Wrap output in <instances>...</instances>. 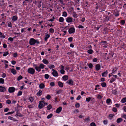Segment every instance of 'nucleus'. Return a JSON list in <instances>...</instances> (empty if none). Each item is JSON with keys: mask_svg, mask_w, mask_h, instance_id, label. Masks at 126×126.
Segmentation results:
<instances>
[{"mask_svg": "<svg viewBox=\"0 0 126 126\" xmlns=\"http://www.w3.org/2000/svg\"><path fill=\"white\" fill-rule=\"evenodd\" d=\"M35 43L39 44L40 42L37 40H35L33 38H32L30 39L29 41V44L31 45H34Z\"/></svg>", "mask_w": 126, "mask_h": 126, "instance_id": "nucleus-1", "label": "nucleus"}, {"mask_svg": "<svg viewBox=\"0 0 126 126\" xmlns=\"http://www.w3.org/2000/svg\"><path fill=\"white\" fill-rule=\"evenodd\" d=\"M47 105V103H46L44 101H39V103L38 106L39 108L41 109L44 107L45 105Z\"/></svg>", "mask_w": 126, "mask_h": 126, "instance_id": "nucleus-2", "label": "nucleus"}, {"mask_svg": "<svg viewBox=\"0 0 126 126\" xmlns=\"http://www.w3.org/2000/svg\"><path fill=\"white\" fill-rule=\"evenodd\" d=\"M28 72L31 74H34L35 72V70L32 68H29L27 70Z\"/></svg>", "mask_w": 126, "mask_h": 126, "instance_id": "nucleus-3", "label": "nucleus"}, {"mask_svg": "<svg viewBox=\"0 0 126 126\" xmlns=\"http://www.w3.org/2000/svg\"><path fill=\"white\" fill-rule=\"evenodd\" d=\"M52 70L53 71V72L52 73V74L53 75L54 77H58V74L57 71L55 70L54 69H52Z\"/></svg>", "mask_w": 126, "mask_h": 126, "instance_id": "nucleus-4", "label": "nucleus"}, {"mask_svg": "<svg viewBox=\"0 0 126 126\" xmlns=\"http://www.w3.org/2000/svg\"><path fill=\"white\" fill-rule=\"evenodd\" d=\"M15 88L13 87H10L8 89V91L10 93L14 92L15 91Z\"/></svg>", "mask_w": 126, "mask_h": 126, "instance_id": "nucleus-5", "label": "nucleus"}, {"mask_svg": "<svg viewBox=\"0 0 126 126\" xmlns=\"http://www.w3.org/2000/svg\"><path fill=\"white\" fill-rule=\"evenodd\" d=\"M75 29L73 27L70 28L68 30L69 33L70 34H71L73 33H74L75 32Z\"/></svg>", "mask_w": 126, "mask_h": 126, "instance_id": "nucleus-6", "label": "nucleus"}, {"mask_svg": "<svg viewBox=\"0 0 126 126\" xmlns=\"http://www.w3.org/2000/svg\"><path fill=\"white\" fill-rule=\"evenodd\" d=\"M74 82L72 80L70 79L67 80L66 82V83L68 84L69 85H73Z\"/></svg>", "mask_w": 126, "mask_h": 126, "instance_id": "nucleus-7", "label": "nucleus"}, {"mask_svg": "<svg viewBox=\"0 0 126 126\" xmlns=\"http://www.w3.org/2000/svg\"><path fill=\"white\" fill-rule=\"evenodd\" d=\"M66 21L68 23L71 22L72 21V18L71 17L69 16L66 18Z\"/></svg>", "mask_w": 126, "mask_h": 126, "instance_id": "nucleus-8", "label": "nucleus"}, {"mask_svg": "<svg viewBox=\"0 0 126 126\" xmlns=\"http://www.w3.org/2000/svg\"><path fill=\"white\" fill-rule=\"evenodd\" d=\"M100 65L99 64H97L95 66V70L98 71L100 69Z\"/></svg>", "mask_w": 126, "mask_h": 126, "instance_id": "nucleus-9", "label": "nucleus"}, {"mask_svg": "<svg viewBox=\"0 0 126 126\" xmlns=\"http://www.w3.org/2000/svg\"><path fill=\"white\" fill-rule=\"evenodd\" d=\"M6 89L4 87L0 86V91L1 92H4L6 90Z\"/></svg>", "mask_w": 126, "mask_h": 126, "instance_id": "nucleus-10", "label": "nucleus"}, {"mask_svg": "<svg viewBox=\"0 0 126 126\" xmlns=\"http://www.w3.org/2000/svg\"><path fill=\"white\" fill-rule=\"evenodd\" d=\"M34 66L35 67L34 68L38 72L40 71L41 69L39 67L37 66L36 65H34Z\"/></svg>", "mask_w": 126, "mask_h": 126, "instance_id": "nucleus-11", "label": "nucleus"}, {"mask_svg": "<svg viewBox=\"0 0 126 126\" xmlns=\"http://www.w3.org/2000/svg\"><path fill=\"white\" fill-rule=\"evenodd\" d=\"M62 108L61 107H60L57 108L56 111V113H59L62 110Z\"/></svg>", "mask_w": 126, "mask_h": 126, "instance_id": "nucleus-12", "label": "nucleus"}, {"mask_svg": "<svg viewBox=\"0 0 126 126\" xmlns=\"http://www.w3.org/2000/svg\"><path fill=\"white\" fill-rule=\"evenodd\" d=\"M42 92L41 90H39L36 94V95L38 96H39L42 95Z\"/></svg>", "mask_w": 126, "mask_h": 126, "instance_id": "nucleus-13", "label": "nucleus"}, {"mask_svg": "<svg viewBox=\"0 0 126 126\" xmlns=\"http://www.w3.org/2000/svg\"><path fill=\"white\" fill-rule=\"evenodd\" d=\"M45 87L44 84L43 83H41L39 85V87L40 89H43Z\"/></svg>", "mask_w": 126, "mask_h": 126, "instance_id": "nucleus-14", "label": "nucleus"}, {"mask_svg": "<svg viewBox=\"0 0 126 126\" xmlns=\"http://www.w3.org/2000/svg\"><path fill=\"white\" fill-rule=\"evenodd\" d=\"M58 86L61 87H63V84L61 81H58Z\"/></svg>", "mask_w": 126, "mask_h": 126, "instance_id": "nucleus-15", "label": "nucleus"}, {"mask_svg": "<svg viewBox=\"0 0 126 126\" xmlns=\"http://www.w3.org/2000/svg\"><path fill=\"white\" fill-rule=\"evenodd\" d=\"M117 69L118 68L116 67L114 68L112 71V73H111V74L112 75L113 73H114L115 72H116Z\"/></svg>", "mask_w": 126, "mask_h": 126, "instance_id": "nucleus-16", "label": "nucleus"}, {"mask_svg": "<svg viewBox=\"0 0 126 126\" xmlns=\"http://www.w3.org/2000/svg\"><path fill=\"white\" fill-rule=\"evenodd\" d=\"M11 71V72L14 75H15L16 73V71L14 68L12 69Z\"/></svg>", "mask_w": 126, "mask_h": 126, "instance_id": "nucleus-17", "label": "nucleus"}, {"mask_svg": "<svg viewBox=\"0 0 126 126\" xmlns=\"http://www.w3.org/2000/svg\"><path fill=\"white\" fill-rule=\"evenodd\" d=\"M123 119L122 118H118L116 121V122L118 123H119L123 121Z\"/></svg>", "mask_w": 126, "mask_h": 126, "instance_id": "nucleus-18", "label": "nucleus"}, {"mask_svg": "<svg viewBox=\"0 0 126 126\" xmlns=\"http://www.w3.org/2000/svg\"><path fill=\"white\" fill-rule=\"evenodd\" d=\"M108 71L107 70H106L105 72L103 73L102 75L103 77H105L107 74Z\"/></svg>", "mask_w": 126, "mask_h": 126, "instance_id": "nucleus-19", "label": "nucleus"}, {"mask_svg": "<svg viewBox=\"0 0 126 126\" xmlns=\"http://www.w3.org/2000/svg\"><path fill=\"white\" fill-rule=\"evenodd\" d=\"M42 62L45 64H47L49 63V62L46 59H43Z\"/></svg>", "mask_w": 126, "mask_h": 126, "instance_id": "nucleus-20", "label": "nucleus"}, {"mask_svg": "<svg viewBox=\"0 0 126 126\" xmlns=\"http://www.w3.org/2000/svg\"><path fill=\"white\" fill-rule=\"evenodd\" d=\"M18 19V17L16 16H14L12 17V20L15 21L16 20Z\"/></svg>", "mask_w": 126, "mask_h": 126, "instance_id": "nucleus-21", "label": "nucleus"}, {"mask_svg": "<svg viewBox=\"0 0 126 126\" xmlns=\"http://www.w3.org/2000/svg\"><path fill=\"white\" fill-rule=\"evenodd\" d=\"M50 36V35L49 34H47L46 35L44 38L45 41H47V39L49 38Z\"/></svg>", "mask_w": 126, "mask_h": 126, "instance_id": "nucleus-22", "label": "nucleus"}, {"mask_svg": "<svg viewBox=\"0 0 126 126\" xmlns=\"http://www.w3.org/2000/svg\"><path fill=\"white\" fill-rule=\"evenodd\" d=\"M63 79L64 80H67L68 79V77L67 76L65 75L63 77Z\"/></svg>", "mask_w": 126, "mask_h": 126, "instance_id": "nucleus-23", "label": "nucleus"}, {"mask_svg": "<svg viewBox=\"0 0 126 126\" xmlns=\"http://www.w3.org/2000/svg\"><path fill=\"white\" fill-rule=\"evenodd\" d=\"M72 15H73V16L75 18H76L78 17V15L76 14V13L75 12H74L72 13Z\"/></svg>", "mask_w": 126, "mask_h": 126, "instance_id": "nucleus-24", "label": "nucleus"}, {"mask_svg": "<svg viewBox=\"0 0 126 126\" xmlns=\"http://www.w3.org/2000/svg\"><path fill=\"white\" fill-rule=\"evenodd\" d=\"M90 117H87V118H85L84 120V122H89L90 121Z\"/></svg>", "mask_w": 126, "mask_h": 126, "instance_id": "nucleus-25", "label": "nucleus"}, {"mask_svg": "<svg viewBox=\"0 0 126 126\" xmlns=\"http://www.w3.org/2000/svg\"><path fill=\"white\" fill-rule=\"evenodd\" d=\"M52 108V106L51 105H49L47 106V110H49Z\"/></svg>", "mask_w": 126, "mask_h": 126, "instance_id": "nucleus-26", "label": "nucleus"}, {"mask_svg": "<svg viewBox=\"0 0 126 126\" xmlns=\"http://www.w3.org/2000/svg\"><path fill=\"white\" fill-rule=\"evenodd\" d=\"M63 92V90H60L57 91L56 92V94H61Z\"/></svg>", "mask_w": 126, "mask_h": 126, "instance_id": "nucleus-27", "label": "nucleus"}, {"mask_svg": "<svg viewBox=\"0 0 126 126\" xmlns=\"http://www.w3.org/2000/svg\"><path fill=\"white\" fill-rule=\"evenodd\" d=\"M111 100L110 98H108L107 99L106 101V103L107 104H109L111 102Z\"/></svg>", "mask_w": 126, "mask_h": 126, "instance_id": "nucleus-28", "label": "nucleus"}, {"mask_svg": "<svg viewBox=\"0 0 126 126\" xmlns=\"http://www.w3.org/2000/svg\"><path fill=\"white\" fill-rule=\"evenodd\" d=\"M4 83V79L2 78H0V83H2V84H3Z\"/></svg>", "mask_w": 126, "mask_h": 126, "instance_id": "nucleus-29", "label": "nucleus"}, {"mask_svg": "<svg viewBox=\"0 0 126 126\" xmlns=\"http://www.w3.org/2000/svg\"><path fill=\"white\" fill-rule=\"evenodd\" d=\"M8 119H10L11 120H13L14 121H16V120L13 117L11 116H9L8 117Z\"/></svg>", "mask_w": 126, "mask_h": 126, "instance_id": "nucleus-30", "label": "nucleus"}, {"mask_svg": "<svg viewBox=\"0 0 126 126\" xmlns=\"http://www.w3.org/2000/svg\"><path fill=\"white\" fill-rule=\"evenodd\" d=\"M59 21L61 22H63L64 21V18L63 17H61L59 18Z\"/></svg>", "mask_w": 126, "mask_h": 126, "instance_id": "nucleus-31", "label": "nucleus"}, {"mask_svg": "<svg viewBox=\"0 0 126 126\" xmlns=\"http://www.w3.org/2000/svg\"><path fill=\"white\" fill-rule=\"evenodd\" d=\"M121 102L122 103H124L126 102V97H124L123 98L121 101Z\"/></svg>", "mask_w": 126, "mask_h": 126, "instance_id": "nucleus-32", "label": "nucleus"}, {"mask_svg": "<svg viewBox=\"0 0 126 126\" xmlns=\"http://www.w3.org/2000/svg\"><path fill=\"white\" fill-rule=\"evenodd\" d=\"M67 15V13L65 12H63L62 16L65 17H66Z\"/></svg>", "mask_w": 126, "mask_h": 126, "instance_id": "nucleus-33", "label": "nucleus"}, {"mask_svg": "<svg viewBox=\"0 0 126 126\" xmlns=\"http://www.w3.org/2000/svg\"><path fill=\"white\" fill-rule=\"evenodd\" d=\"M45 65L42 64H40L39 66V67L40 68L43 69L44 68Z\"/></svg>", "mask_w": 126, "mask_h": 126, "instance_id": "nucleus-34", "label": "nucleus"}, {"mask_svg": "<svg viewBox=\"0 0 126 126\" xmlns=\"http://www.w3.org/2000/svg\"><path fill=\"white\" fill-rule=\"evenodd\" d=\"M53 116V114L52 113H51L48 115L47 117V119H49L51 118Z\"/></svg>", "mask_w": 126, "mask_h": 126, "instance_id": "nucleus-35", "label": "nucleus"}, {"mask_svg": "<svg viewBox=\"0 0 126 126\" xmlns=\"http://www.w3.org/2000/svg\"><path fill=\"white\" fill-rule=\"evenodd\" d=\"M109 19V17L108 16H107L105 18V20L106 21H108Z\"/></svg>", "mask_w": 126, "mask_h": 126, "instance_id": "nucleus-36", "label": "nucleus"}, {"mask_svg": "<svg viewBox=\"0 0 126 126\" xmlns=\"http://www.w3.org/2000/svg\"><path fill=\"white\" fill-rule=\"evenodd\" d=\"M23 77L21 75L19 76L17 78V80L18 81H19L21 79H22Z\"/></svg>", "mask_w": 126, "mask_h": 126, "instance_id": "nucleus-37", "label": "nucleus"}, {"mask_svg": "<svg viewBox=\"0 0 126 126\" xmlns=\"http://www.w3.org/2000/svg\"><path fill=\"white\" fill-rule=\"evenodd\" d=\"M115 80L116 79H114V78H111V79L110 81V83H112L113 81H115Z\"/></svg>", "mask_w": 126, "mask_h": 126, "instance_id": "nucleus-38", "label": "nucleus"}, {"mask_svg": "<svg viewBox=\"0 0 126 126\" xmlns=\"http://www.w3.org/2000/svg\"><path fill=\"white\" fill-rule=\"evenodd\" d=\"M87 52L88 53L91 54L93 52V50L92 49H89L87 51Z\"/></svg>", "mask_w": 126, "mask_h": 126, "instance_id": "nucleus-39", "label": "nucleus"}, {"mask_svg": "<svg viewBox=\"0 0 126 126\" xmlns=\"http://www.w3.org/2000/svg\"><path fill=\"white\" fill-rule=\"evenodd\" d=\"M101 85L103 87H105L106 86V84L105 83L103 82L101 83Z\"/></svg>", "mask_w": 126, "mask_h": 126, "instance_id": "nucleus-40", "label": "nucleus"}, {"mask_svg": "<svg viewBox=\"0 0 126 126\" xmlns=\"http://www.w3.org/2000/svg\"><path fill=\"white\" fill-rule=\"evenodd\" d=\"M73 39V38L72 37H70L68 39V41L70 42H71L72 41Z\"/></svg>", "mask_w": 126, "mask_h": 126, "instance_id": "nucleus-41", "label": "nucleus"}, {"mask_svg": "<svg viewBox=\"0 0 126 126\" xmlns=\"http://www.w3.org/2000/svg\"><path fill=\"white\" fill-rule=\"evenodd\" d=\"M49 67L50 69H51L52 68L53 69L54 68L55 66L51 64L49 66Z\"/></svg>", "mask_w": 126, "mask_h": 126, "instance_id": "nucleus-42", "label": "nucleus"}, {"mask_svg": "<svg viewBox=\"0 0 126 126\" xmlns=\"http://www.w3.org/2000/svg\"><path fill=\"white\" fill-rule=\"evenodd\" d=\"M120 23L121 24L123 25L125 23V21L124 20H122L121 21Z\"/></svg>", "mask_w": 126, "mask_h": 126, "instance_id": "nucleus-43", "label": "nucleus"}, {"mask_svg": "<svg viewBox=\"0 0 126 126\" xmlns=\"http://www.w3.org/2000/svg\"><path fill=\"white\" fill-rule=\"evenodd\" d=\"M49 76L48 74H46L45 75V78L46 79H48L49 78Z\"/></svg>", "mask_w": 126, "mask_h": 126, "instance_id": "nucleus-44", "label": "nucleus"}, {"mask_svg": "<svg viewBox=\"0 0 126 126\" xmlns=\"http://www.w3.org/2000/svg\"><path fill=\"white\" fill-rule=\"evenodd\" d=\"M8 52H6L4 53L3 56H6L7 55H8Z\"/></svg>", "mask_w": 126, "mask_h": 126, "instance_id": "nucleus-45", "label": "nucleus"}, {"mask_svg": "<svg viewBox=\"0 0 126 126\" xmlns=\"http://www.w3.org/2000/svg\"><path fill=\"white\" fill-rule=\"evenodd\" d=\"M103 96L100 95H97V98L98 99H100L103 97Z\"/></svg>", "mask_w": 126, "mask_h": 126, "instance_id": "nucleus-46", "label": "nucleus"}, {"mask_svg": "<svg viewBox=\"0 0 126 126\" xmlns=\"http://www.w3.org/2000/svg\"><path fill=\"white\" fill-rule=\"evenodd\" d=\"M112 111L115 112H116L117 111V109L116 108L113 107L112 109Z\"/></svg>", "mask_w": 126, "mask_h": 126, "instance_id": "nucleus-47", "label": "nucleus"}, {"mask_svg": "<svg viewBox=\"0 0 126 126\" xmlns=\"http://www.w3.org/2000/svg\"><path fill=\"white\" fill-rule=\"evenodd\" d=\"M14 112H15V111H13V112H8V113L5 114V115H7L8 114H12L13 113H14Z\"/></svg>", "mask_w": 126, "mask_h": 126, "instance_id": "nucleus-48", "label": "nucleus"}, {"mask_svg": "<svg viewBox=\"0 0 126 126\" xmlns=\"http://www.w3.org/2000/svg\"><path fill=\"white\" fill-rule=\"evenodd\" d=\"M88 66L90 68H92L93 66V64L91 63L89 64L88 65Z\"/></svg>", "mask_w": 126, "mask_h": 126, "instance_id": "nucleus-49", "label": "nucleus"}, {"mask_svg": "<svg viewBox=\"0 0 126 126\" xmlns=\"http://www.w3.org/2000/svg\"><path fill=\"white\" fill-rule=\"evenodd\" d=\"M25 1H27L30 3H31L35 0H25Z\"/></svg>", "mask_w": 126, "mask_h": 126, "instance_id": "nucleus-50", "label": "nucleus"}, {"mask_svg": "<svg viewBox=\"0 0 126 126\" xmlns=\"http://www.w3.org/2000/svg\"><path fill=\"white\" fill-rule=\"evenodd\" d=\"M29 99L31 102H32L33 100V99L32 97H29Z\"/></svg>", "mask_w": 126, "mask_h": 126, "instance_id": "nucleus-51", "label": "nucleus"}, {"mask_svg": "<svg viewBox=\"0 0 126 126\" xmlns=\"http://www.w3.org/2000/svg\"><path fill=\"white\" fill-rule=\"evenodd\" d=\"M11 101L9 99L7 100L6 101V103L8 104H10L11 103Z\"/></svg>", "mask_w": 126, "mask_h": 126, "instance_id": "nucleus-52", "label": "nucleus"}, {"mask_svg": "<svg viewBox=\"0 0 126 126\" xmlns=\"http://www.w3.org/2000/svg\"><path fill=\"white\" fill-rule=\"evenodd\" d=\"M65 71L63 69H62L60 70V72L61 74H64Z\"/></svg>", "mask_w": 126, "mask_h": 126, "instance_id": "nucleus-53", "label": "nucleus"}, {"mask_svg": "<svg viewBox=\"0 0 126 126\" xmlns=\"http://www.w3.org/2000/svg\"><path fill=\"white\" fill-rule=\"evenodd\" d=\"M51 98L50 96L49 95H47L46 96V98L47 99L49 100Z\"/></svg>", "mask_w": 126, "mask_h": 126, "instance_id": "nucleus-54", "label": "nucleus"}, {"mask_svg": "<svg viewBox=\"0 0 126 126\" xmlns=\"http://www.w3.org/2000/svg\"><path fill=\"white\" fill-rule=\"evenodd\" d=\"M49 31L51 33H53L54 32V30L52 28H50L49 30Z\"/></svg>", "mask_w": 126, "mask_h": 126, "instance_id": "nucleus-55", "label": "nucleus"}, {"mask_svg": "<svg viewBox=\"0 0 126 126\" xmlns=\"http://www.w3.org/2000/svg\"><path fill=\"white\" fill-rule=\"evenodd\" d=\"M91 126H96V125L95 123L94 122H92L90 124Z\"/></svg>", "mask_w": 126, "mask_h": 126, "instance_id": "nucleus-56", "label": "nucleus"}, {"mask_svg": "<svg viewBox=\"0 0 126 126\" xmlns=\"http://www.w3.org/2000/svg\"><path fill=\"white\" fill-rule=\"evenodd\" d=\"M114 116V115L110 114L109 115V117H110V119H111Z\"/></svg>", "mask_w": 126, "mask_h": 126, "instance_id": "nucleus-57", "label": "nucleus"}, {"mask_svg": "<svg viewBox=\"0 0 126 126\" xmlns=\"http://www.w3.org/2000/svg\"><path fill=\"white\" fill-rule=\"evenodd\" d=\"M108 121L107 120H104L103 121V123L104 124L106 125L107 124Z\"/></svg>", "mask_w": 126, "mask_h": 126, "instance_id": "nucleus-58", "label": "nucleus"}, {"mask_svg": "<svg viewBox=\"0 0 126 126\" xmlns=\"http://www.w3.org/2000/svg\"><path fill=\"white\" fill-rule=\"evenodd\" d=\"M91 99V98L89 97L86 98V100L87 102H89L90 101Z\"/></svg>", "mask_w": 126, "mask_h": 126, "instance_id": "nucleus-59", "label": "nucleus"}, {"mask_svg": "<svg viewBox=\"0 0 126 126\" xmlns=\"http://www.w3.org/2000/svg\"><path fill=\"white\" fill-rule=\"evenodd\" d=\"M50 85L51 86H53L55 85L54 83L53 82H51L50 83Z\"/></svg>", "mask_w": 126, "mask_h": 126, "instance_id": "nucleus-60", "label": "nucleus"}, {"mask_svg": "<svg viewBox=\"0 0 126 126\" xmlns=\"http://www.w3.org/2000/svg\"><path fill=\"white\" fill-rule=\"evenodd\" d=\"M8 26L10 27L11 28L12 27V24L11 22H9L8 24Z\"/></svg>", "mask_w": 126, "mask_h": 126, "instance_id": "nucleus-61", "label": "nucleus"}, {"mask_svg": "<svg viewBox=\"0 0 126 126\" xmlns=\"http://www.w3.org/2000/svg\"><path fill=\"white\" fill-rule=\"evenodd\" d=\"M22 92L21 91H19L18 93L17 94V96L20 95H22Z\"/></svg>", "mask_w": 126, "mask_h": 126, "instance_id": "nucleus-62", "label": "nucleus"}, {"mask_svg": "<svg viewBox=\"0 0 126 126\" xmlns=\"http://www.w3.org/2000/svg\"><path fill=\"white\" fill-rule=\"evenodd\" d=\"M80 106L79 104V103H77L75 104V107L76 108L79 107Z\"/></svg>", "mask_w": 126, "mask_h": 126, "instance_id": "nucleus-63", "label": "nucleus"}, {"mask_svg": "<svg viewBox=\"0 0 126 126\" xmlns=\"http://www.w3.org/2000/svg\"><path fill=\"white\" fill-rule=\"evenodd\" d=\"M122 117L126 119V114H123L122 115Z\"/></svg>", "mask_w": 126, "mask_h": 126, "instance_id": "nucleus-64", "label": "nucleus"}]
</instances>
